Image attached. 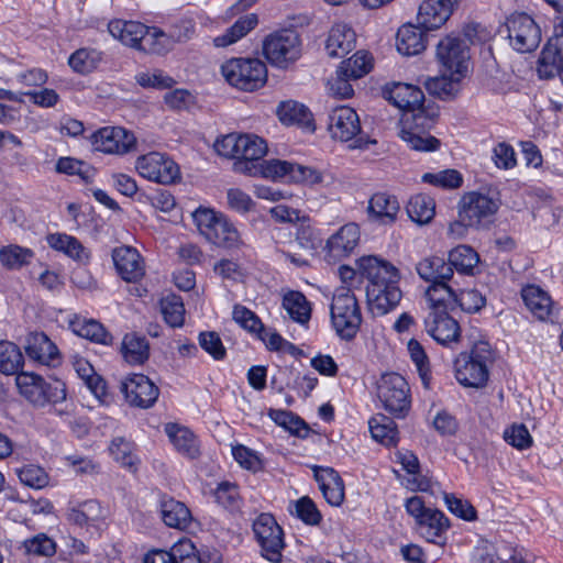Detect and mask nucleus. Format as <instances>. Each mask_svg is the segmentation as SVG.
<instances>
[{"instance_id":"1","label":"nucleus","mask_w":563,"mask_h":563,"mask_svg":"<svg viewBox=\"0 0 563 563\" xmlns=\"http://www.w3.org/2000/svg\"><path fill=\"white\" fill-rule=\"evenodd\" d=\"M356 266L360 275L367 280L366 296L373 309L386 314L396 308L402 297L399 269L375 255L362 256Z\"/></svg>"},{"instance_id":"2","label":"nucleus","mask_w":563,"mask_h":563,"mask_svg":"<svg viewBox=\"0 0 563 563\" xmlns=\"http://www.w3.org/2000/svg\"><path fill=\"white\" fill-rule=\"evenodd\" d=\"M454 250L450 252V258L446 263L442 257L431 256L420 261L417 266L418 275L431 285L426 290V297L430 307L446 308L457 302L455 289L448 284L452 279L454 268H457V262L454 260Z\"/></svg>"},{"instance_id":"3","label":"nucleus","mask_w":563,"mask_h":563,"mask_svg":"<svg viewBox=\"0 0 563 563\" xmlns=\"http://www.w3.org/2000/svg\"><path fill=\"white\" fill-rule=\"evenodd\" d=\"M15 385L21 397L35 408L56 405L66 399V384L59 379L46 380L32 372H20Z\"/></svg>"},{"instance_id":"4","label":"nucleus","mask_w":563,"mask_h":563,"mask_svg":"<svg viewBox=\"0 0 563 563\" xmlns=\"http://www.w3.org/2000/svg\"><path fill=\"white\" fill-rule=\"evenodd\" d=\"M332 325L346 341L354 339L362 323V314L354 292L346 286L335 289L330 305Z\"/></svg>"},{"instance_id":"5","label":"nucleus","mask_w":563,"mask_h":563,"mask_svg":"<svg viewBox=\"0 0 563 563\" xmlns=\"http://www.w3.org/2000/svg\"><path fill=\"white\" fill-rule=\"evenodd\" d=\"M192 218L200 234L210 243L229 249L240 244L238 229L223 214L199 207Z\"/></svg>"},{"instance_id":"6","label":"nucleus","mask_w":563,"mask_h":563,"mask_svg":"<svg viewBox=\"0 0 563 563\" xmlns=\"http://www.w3.org/2000/svg\"><path fill=\"white\" fill-rule=\"evenodd\" d=\"M383 408L395 418H405L411 407L410 387L398 373H385L376 386Z\"/></svg>"},{"instance_id":"7","label":"nucleus","mask_w":563,"mask_h":563,"mask_svg":"<svg viewBox=\"0 0 563 563\" xmlns=\"http://www.w3.org/2000/svg\"><path fill=\"white\" fill-rule=\"evenodd\" d=\"M221 71L231 86L244 91L263 87L267 79L266 65L257 58H232L222 65Z\"/></svg>"},{"instance_id":"8","label":"nucleus","mask_w":563,"mask_h":563,"mask_svg":"<svg viewBox=\"0 0 563 563\" xmlns=\"http://www.w3.org/2000/svg\"><path fill=\"white\" fill-rule=\"evenodd\" d=\"M437 117V109H431L428 113L416 112L411 117L404 114L399 131L400 139L415 151L433 152L438 150L440 141L427 133V130L431 129Z\"/></svg>"},{"instance_id":"9","label":"nucleus","mask_w":563,"mask_h":563,"mask_svg":"<svg viewBox=\"0 0 563 563\" xmlns=\"http://www.w3.org/2000/svg\"><path fill=\"white\" fill-rule=\"evenodd\" d=\"M267 60L279 68H286L301 55V41L294 30H282L269 34L263 44Z\"/></svg>"},{"instance_id":"10","label":"nucleus","mask_w":563,"mask_h":563,"mask_svg":"<svg viewBox=\"0 0 563 563\" xmlns=\"http://www.w3.org/2000/svg\"><path fill=\"white\" fill-rule=\"evenodd\" d=\"M252 529L262 555L273 563H280L285 548L284 531L274 516L266 512L258 515Z\"/></svg>"},{"instance_id":"11","label":"nucleus","mask_w":563,"mask_h":563,"mask_svg":"<svg viewBox=\"0 0 563 563\" xmlns=\"http://www.w3.org/2000/svg\"><path fill=\"white\" fill-rule=\"evenodd\" d=\"M500 201L488 194L472 191L462 198L460 209V225L482 227L492 222L498 211Z\"/></svg>"},{"instance_id":"12","label":"nucleus","mask_w":563,"mask_h":563,"mask_svg":"<svg viewBox=\"0 0 563 563\" xmlns=\"http://www.w3.org/2000/svg\"><path fill=\"white\" fill-rule=\"evenodd\" d=\"M510 46L519 53L534 51L541 42V30L526 13L511 14L506 23Z\"/></svg>"},{"instance_id":"13","label":"nucleus","mask_w":563,"mask_h":563,"mask_svg":"<svg viewBox=\"0 0 563 563\" xmlns=\"http://www.w3.org/2000/svg\"><path fill=\"white\" fill-rule=\"evenodd\" d=\"M135 168L143 178L163 185L174 184L180 178L178 165L170 157L157 152L139 157Z\"/></svg>"},{"instance_id":"14","label":"nucleus","mask_w":563,"mask_h":563,"mask_svg":"<svg viewBox=\"0 0 563 563\" xmlns=\"http://www.w3.org/2000/svg\"><path fill=\"white\" fill-rule=\"evenodd\" d=\"M492 354L488 342H476L471 350L468 361L463 366V378H460V384L473 388L485 387L489 377L487 363L490 361Z\"/></svg>"},{"instance_id":"15","label":"nucleus","mask_w":563,"mask_h":563,"mask_svg":"<svg viewBox=\"0 0 563 563\" xmlns=\"http://www.w3.org/2000/svg\"><path fill=\"white\" fill-rule=\"evenodd\" d=\"M385 97L393 102L397 108L402 110L408 117L416 114V112L428 113L429 110L434 109L430 106H424L423 91L413 85L405 82H395L384 90Z\"/></svg>"},{"instance_id":"16","label":"nucleus","mask_w":563,"mask_h":563,"mask_svg":"<svg viewBox=\"0 0 563 563\" xmlns=\"http://www.w3.org/2000/svg\"><path fill=\"white\" fill-rule=\"evenodd\" d=\"M95 150L107 154H125L135 146V136L120 126H104L91 135Z\"/></svg>"},{"instance_id":"17","label":"nucleus","mask_w":563,"mask_h":563,"mask_svg":"<svg viewBox=\"0 0 563 563\" xmlns=\"http://www.w3.org/2000/svg\"><path fill=\"white\" fill-rule=\"evenodd\" d=\"M266 153L267 144L264 139L255 134H242L240 157L234 161L233 170L250 176L258 175Z\"/></svg>"},{"instance_id":"18","label":"nucleus","mask_w":563,"mask_h":563,"mask_svg":"<svg viewBox=\"0 0 563 563\" xmlns=\"http://www.w3.org/2000/svg\"><path fill=\"white\" fill-rule=\"evenodd\" d=\"M121 391L131 406L143 409L152 407L159 395L158 387L143 374L128 377L121 385Z\"/></svg>"},{"instance_id":"19","label":"nucleus","mask_w":563,"mask_h":563,"mask_svg":"<svg viewBox=\"0 0 563 563\" xmlns=\"http://www.w3.org/2000/svg\"><path fill=\"white\" fill-rule=\"evenodd\" d=\"M433 310V319L431 322L426 321L428 333L441 345L451 347L457 343V321L450 316L457 308V302L452 307L437 308Z\"/></svg>"},{"instance_id":"20","label":"nucleus","mask_w":563,"mask_h":563,"mask_svg":"<svg viewBox=\"0 0 563 563\" xmlns=\"http://www.w3.org/2000/svg\"><path fill=\"white\" fill-rule=\"evenodd\" d=\"M23 346L26 356L34 363L54 367L62 362L57 346L44 332L27 333Z\"/></svg>"},{"instance_id":"21","label":"nucleus","mask_w":563,"mask_h":563,"mask_svg":"<svg viewBox=\"0 0 563 563\" xmlns=\"http://www.w3.org/2000/svg\"><path fill=\"white\" fill-rule=\"evenodd\" d=\"M360 227L354 223L342 225L325 243V256L329 261H340L350 256L358 245Z\"/></svg>"},{"instance_id":"22","label":"nucleus","mask_w":563,"mask_h":563,"mask_svg":"<svg viewBox=\"0 0 563 563\" xmlns=\"http://www.w3.org/2000/svg\"><path fill=\"white\" fill-rule=\"evenodd\" d=\"M328 129L332 139L341 142L351 141L361 132L358 114L350 107H336L329 114Z\"/></svg>"},{"instance_id":"23","label":"nucleus","mask_w":563,"mask_h":563,"mask_svg":"<svg viewBox=\"0 0 563 563\" xmlns=\"http://www.w3.org/2000/svg\"><path fill=\"white\" fill-rule=\"evenodd\" d=\"M457 0H424L418 10L417 23L424 31L441 27L453 13Z\"/></svg>"},{"instance_id":"24","label":"nucleus","mask_w":563,"mask_h":563,"mask_svg":"<svg viewBox=\"0 0 563 563\" xmlns=\"http://www.w3.org/2000/svg\"><path fill=\"white\" fill-rule=\"evenodd\" d=\"M106 516V510L95 499L78 503L67 510V520L71 525L85 528L87 531L90 529L100 530Z\"/></svg>"},{"instance_id":"25","label":"nucleus","mask_w":563,"mask_h":563,"mask_svg":"<svg viewBox=\"0 0 563 563\" xmlns=\"http://www.w3.org/2000/svg\"><path fill=\"white\" fill-rule=\"evenodd\" d=\"M112 260L118 274L126 282H137L144 274L142 256L132 246H120L112 251Z\"/></svg>"},{"instance_id":"26","label":"nucleus","mask_w":563,"mask_h":563,"mask_svg":"<svg viewBox=\"0 0 563 563\" xmlns=\"http://www.w3.org/2000/svg\"><path fill=\"white\" fill-rule=\"evenodd\" d=\"M522 300L528 310L540 321L556 322L558 316L549 294L536 285H528L521 290Z\"/></svg>"},{"instance_id":"27","label":"nucleus","mask_w":563,"mask_h":563,"mask_svg":"<svg viewBox=\"0 0 563 563\" xmlns=\"http://www.w3.org/2000/svg\"><path fill=\"white\" fill-rule=\"evenodd\" d=\"M400 211V203L396 196L388 192H376L367 206V216L372 222L388 225L393 224Z\"/></svg>"},{"instance_id":"28","label":"nucleus","mask_w":563,"mask_h":563,"mask_svg":"<svg viewBox=\"0 0 563 563\" xmlns=\"http://www.w3.org/2000/svg\"><path fill=\"white\" fill-rule=\"evenodd\" d=\"M109 33L123 45L141 51L148 26L139 21L112 20L108 24Z\"/></svg>"},{"instance_id":"29","label":"nucleus","mask_w":563,"mask_h":563,"mask_svg":"<svg viewBox=\"0 0 563 563\" xmlns=\"http://www.w3.org/2000/svg\"><path fill=\"white\" fill-rule=\"evenodd\" d=\"M313 476L319 488L331 506H340L344 500V483L339 473L331 467L313 466Z\"/></svg>"},{"instance_id":"30","label":"nucleus","mask_w":563,"mask_h":563,"mask_svg":"<svg viewBox=\"0 0 563 563\" xmlns=\"http://www.w3.org/2000/svg\"><path fill=\"white\" fill-rule=\"evenodd\" d=\"M356 45V33L351 25L339 22L332 25L325 42V51L331 57L340 58Z\"/></svg>"},{"instance_id":"31","label":"nucleus","mask_w":563,"mask_h":563,"mask_svg":"<svg viewBox=\"0 0 563 563\" xmlns=\"http://www.w3.org/2000/svg\"><path fill=\"white\" fill-rule=\"evenodd\" d=\"M276 114L285 125H296L308 132H313L316 129L311 111L298 101H282L276 109Z\"/></svg>"},{"instance_id":"32","label":"nucleus","mask_w":563,"mask_h":563,"mask_svg":"<svg viewBox=\"0 0 563 563\" xmlns=\"http://www.w3.org/2000/svg\"><path fill=\"white\" fill-rule=\"evenodd\" d=\"M418 23L401 25L396 36L397 51L405 56H413L422 53L427 47V35Z\"/></svg>"},{"instance_id":"33","label":"nucleus","mask_w":563,"mask_h":563,"mask_svg":"<svg viewBox=\"0 0 563 563\" xmlns=\"http://www.w3.org/2000/svg\"><path fill=\"white\" fill-rule=\"evenodd\" d=\"M417 526L418 532L428 542L443 544V536L448 531L450 522L442 511L430 508L423 518L417 521Z\"/></svg>"},{"instance_id":"34","label":"nucleus","mask_w":563,"mask_h":563,"mask_svg":"<svg viewBox=\"0 0 563 563\" xmlns=\"http://www.w3.org/2000/svg\"><path fill=\"white\" fill-rule=\"evenodd\" d=\"M159 508L162 520L166 526L184 530L190 525L191 514L184 503L173 497L162 496Z\"/></svg>"},{"instance_id":"35","label":"nucleus","mask_w":563,"mask_h":563,"mask_svg":"<svg viewBox=\"0 0 563 563\" xmlns=\"http://www.w3.org/2000/svg\"><path fill=\"white\" fill-rule=\"evenodd\" d=\"M46 240L47 244L52 249L64 253L74 261L85 264L90 260V251L73 235H68L66 233H52L47 235Z\"/></svg>"},{"instance_id":"36","label":"nucleus","mask_w":563,"mask_h":563,"mask_svg":"<svg viewBox=\"0 0 563 563\" xmlns=\"http://www.w3.org/2000/svg\"><path fill=\"white\" fill-rule=\"evenodd\" d=\"M165 433L180 454L189 459H196L199 455L198 441L188 428L177 423H167Z\"/></svg>"},{"instance_id":"37","label":"nucleus","mask_w":563,"mask_h":563,"mask_svg":"<svg viewBox=\"0 0 563 563\" xmlns=\"http://www.w3.org/2000/svg\"><path fill=\"white\" fill-rule=\"evenodd\" d=\"M492 38V32L481 23L471 22L464 25L462 37L460 36V77L464 76V70L467 67L463 65L470 55L465 53L468 45H481Z\"/></svg>"},{"instance_id":"38","label":"nucleus","mask_w":563,"mask_h":563,"mask_svg":"<svg viewBox=\"0 0 563 563\" xmlns=\"http://www.w3.org/2000/svg\"><path fill=\"white\" fill-rule=\"evenodd\" d=\"M435 59L439 68L451 75L457 74V34L455 32H451L438 43Z\"/></svg>"},{"instance_id":"39","label":"nucleus","mask_w":563,"mask_h":563,"mask_svg":"<svg viewBox=\"0 0 563 563\" xmlns=\"http://www.w3.org/2000/svg\"><path fill=\"white\" fill-rule=\"evenodd\" d=\"M455 76L439 68V75L428 77L423 85L431 96L442 100H452L457 91V78Z\"/></svg>"},{"instance_id":"40","label":"nucleus","mask_w":563,"mask_h":563,"mask_svg":"<svg viewBox=\"0 0 563 563\" xmlns=\"http://www.w3.org/2000/svg\"><path fill=\"white\" fill-rule=\"evenodd\" d=\"M70 325L74 333L95 343L111 345L113 342V336L97 320L77 318Z\"/></svg>"},{"instance_id":"41","label":"nucleus","mask_w":563,"mask_h":563,"mask_svg":"<svg viewBox=\"0 0 563 563\" xmlns=\"http://www.w3.org/2000/svg\"><path fill=\"white\" fill-rule=\"evenodd\" d=\"M258 23L257 15L255 13H247L239 18L235 23L230 26L225 33L213 38V44L217 47L229 46L252 31Z\"/></svg>"},{"instance_id":"42","label":"nucleus","mask_w":563,"mask_h":563,"mask_svg":"<svg viewBox=\"0 0 563 563\" xmlns=\"http://www.w3.org/2000/svg\"><path fill=\"white\" fill-rule=\"evenodd\" d=\"M258 23L257 15L255 13H247L239 18L235 23L230 26L225 33L213 38V44L217 47L229 46L252 31Z\"/></svg>"},{"instance_id":"43","label":"nucleus","mask_w":563,"mask_h":563,"mask_svg":"<svg viewBox=\"0 0 563 563\" xmlns=\"http://www.w3.org/2000/svg\"><path fill=\"white\" fill-rule=\"evenodd\" d=\"M102 60L103 53L101 51L92 47H82L69 56L68 65L75 73L88 75L96 70Z\"/></svg>"},{"instance_id":"44","label":"nucleus","mask_w":563,"mask_h":563,"mask_svg":"<svg viewBox=\"0 0 563 563\" xmlns=\"http://www.w3.org/2000/svg\"><path fill=\"white\" fill-rule=\"evenodd\" d=\"M121 353L128 363L141 365L148 358L150 345L145 336L128 333L122 340Z\"/></svg>"},{"instance_id":"45","label":"nucleus","mask_w":563,"mask_h":563,"mask_svg":"<svg viewBox=\"0 0 563 563\" xmlns=\"http://www.w3.org/2000/svg\"><path fill=\"white\" fill-rule=\"evenodd\" d=\"M373 439L386 446L396 445L398 442V429L395 421L382 413L376 415L368 421Z\"/></svg>"},{"instance_id":"46","label":"nucleus","mask_w":563,"mask_h":563,"mask_svg":"<svg viewBox=\"0 0 563 563\" xmlns=\"http://www.w3.org/2000/svg\"><path fill=\"white\" fill-rule=\"evenodd\" d=\"M397 460L402 468L411 475L408 479V486L413 490L428 492L432 490L431 482L420 474V464L418 457L410 451L398 452Z\"/></svg>"},{"instance_id":"47","label":"nucleus","mask_w":563,"mask_h":563,"mask_svg":"<svg viewBox=\"0 0 563 563\" xmlns=\"http://www.w3.org/2000/svg\"><path fill=\"white\" fill-rule=\"evenodd\" d=\"M283 307L289 317L300 324H305L310 320V303L300 291L290 290L286 292L283 297Z\"/></svg>"},{"instance_id":"48","label":"nucleus","mask_w":563,"mask_h":563,"mask_svg":"<svg viewBox=\"0 0 563 563\" xmlns=\"http://www.w3.org/2000/svg\"><path fill=\"white\" fill-rule=\"evenodd\" d=\"M407 213L409 218L417 223H428L433 219L435 213L434 200L423 194L416 195L408 201Z\"/></svg>"},{"instance_id":"49","label":"nucleus","mask_w":563,"mask_h":563,"mask_svg":"<svg viewBox=\"0 0 563 563\" xmlns=\"http://www.w3.org/2000/svg\"><path fill=\"white\" fill-rule=\"evenodd\" d=\"M165 322L172 328H179L185 321V306L180 296L169 294L159 301Z\"/></svg>"},{"instance_id":"50","label":"nucleus","mask_w":563,"mask_h":563,"mask_svg":"<svg viewBox=\"0 0 563 563\" xmlns=\"http://www.w3.org/2000/svg\"><path fill=\"white\" fill-rule=\"evenodd\" d=\"M24 357L20 347L13 342L0 341V372L5 375L19 374Z\"/></svg>"},{"instance_id":"51","label":"nucleus","mask_w":563,"mask_h":563,"mask_svg":"<svg viewBox=\"0 0 563 563\" xmlns=\"http://www.w3.org/2000/svg\"><path fill=\"white\" fill-rule=\"evenodd\" d=\"M175 46L168 32L157 26H148V33L144 37L143 49L151 54L164 55L170 52Z\"/></svg>"},{"instance_id":"52","label":"nucleus","mask_w":563,"mask_h":563,"mask_svg":"<svg viewBox=\"0 0 563 563\" xmlns=\"http://www.w3.org/2000/svg\"><path fill=\"white\" fill-rule=\"evenodd\" d=\"M268 417L278 426L300 438H305L309 432L307 423L291 411L282 409H269Z\"/></svg>"},{"instance_id":"53","label":"nucleus","mask_w":563,"mask_h":563,"mask_svg":"<svg viewBox=\"0 0 563 563\" xmlns=\"http://www.w3.org/2000/svg\"><path fill=\"white\" fill-rule=\"evenodd\" d=\"M372 62L373 58L368 52L357 51L352 57L340 64V74H349L353 79H358L369 73L373 66Z\"/></svg>"},{"instance_id":"54","label":"nucleus","mask_w":563,"mask_h":563,"mask_svg":"<svg viewBox=\"0 0 563 563\" xmlns=\"http://www.w3.org/2000/svg\"><path fill=\"white\" fill-rule=\"evenodd\" d=\"M34 252L19 245H8L0 250V262L8 269H20L27 265Z\"/></svg>"},{"instance_id":"55","label":"nucleus","mask_w":563,"mask_h":563,"mask_svg":"<svg viewBox=\"0 0 563 563\" xmlns=\"http://www.w3.org/2000/svg\"><path fill=\"white\" fill-rule=\"evenodd\" d=\"M55 170L68 176L77 175L86 183L93 178L96 172L88 163L69 156L59 157Z\"/></svg>"},{"instance_id":"56","label":"nucleus","mask_w":563,"mask_h":563,"mask_svg":"<svg viewBox=\"0 0 563 563\" xmlns=\"http://www.w3.org/2000/svg\"><path fill=\"white\" fill-rule=\"evenodd\" d=\"M408 351L410 357L415 363L418 374L421 378L424 388H430L431 371L428 355L426 354L422 345L415 339L409 340Z\"/></svg>"},{"instance_id":"57","label":"nucleus","mask_w":563,"mask_h":563,"mask_svg":"<svg viewBox=\"0 0 563 563\" xmlns=\"http://www.w3.org/2000/svg\"><path fill=\"white\" fill-rule=\"evenodd\" d=\"M113 459L130 471L136 470V457L132 453V444L124 438H114L110 444Z\"/></svg>"},{"instance_id":"58","label":"nucleus","mask_w":563,"mask_h":563,"mask_svg":"<svg viewBox=\"0 0 563 563\" xmlns=\"http://www.w3.org/2000/svg\"><path fill=\"white\" fill-rule=\"evenodd\" d=\"M294 163L280 159L263 161L260 166L258 175L266 178L283 179L290 181Z\"/></svg>"},{"instance_id":"59","label":"nucleus","mask_w":563,"mask_h":563,"mask_svg":"<svg viewBox=\"0 0 563 563\" xmlns=\"http://www.w3.org/2000/svg\"><path fill=\"white\" fill-rule=\"evenodd\" d=\"M291 512L309 526H317L322 520V515L317 508V505L307 496L299 498L294 504V510H291Z\"/></svg>"},{"instance_id":"60","label":"nucleus","mask_w":563,"mask_h":563,"mask_svg":"<svg viewBox=\"0 0 563 563\" xmlns=\"http://www.w3.org/2000/svg\"><path fill=\"white\" fill-rule=\"evenodd\" d=\"M135 81L143 88L167 89L174 86L175 80L161 69L140 71Z\"/></svg>"},{"instance_id":"61","label":"nucleus","mask_w":563,"mask_h":563,"mask_svg":"<svg viewBox=\"0 0 563 563\" xmlns=\"http://www.w3.org/2000/svg\"><path fill=\"white\" fill-rule=\"evenodd\" d=\"M24 549L27 554L40 556H52L56 553V543L45 533H38L24 542Z\"/></svg>"},{"instance_id":"62","label":"nucleus","mask_w":563,"mask_h":563,"mask_svg":"<svg viewBox=\"0 0 563 563\" xmlns=\"http://www.w3.org/2000/svg\"><path fill=\"white\" fill-rule=\"evenodd\" d=\"M18 475L22 484L34 489L44 488L48 484L47 473L37 465H25L19 471Z\"/></svg>"},{"instance_id":"63","label":"nucleus","mask_w":563,"mask_h":563,"mask_svg":"<svg viewBox=\"0 0 563 563\" xmlns=\"http://www.w3.org/2000/svg\"><path fill=\"white\" fill-rule=\"evenodd\" d=\"M421 180L444 190L455 189L457 188V170L444 169L438 173H424Z\"/></svg>"},{"instance_id":"64","label":"nucleus","mask_w":563,"mask_h":563,"mask_svg":"<svg viewBox=\"0 0 563 563\" xmlns=\"http://www.w3.org/2000/svg\"><path fill=\"white\" fill-rule=\"evenodd\" d=\"M232 316L233 320L249 332L258 333L263 330L264 325L260 318L252 310L242 305H235L233 307Z\"/></svg>"}]
</instances>
